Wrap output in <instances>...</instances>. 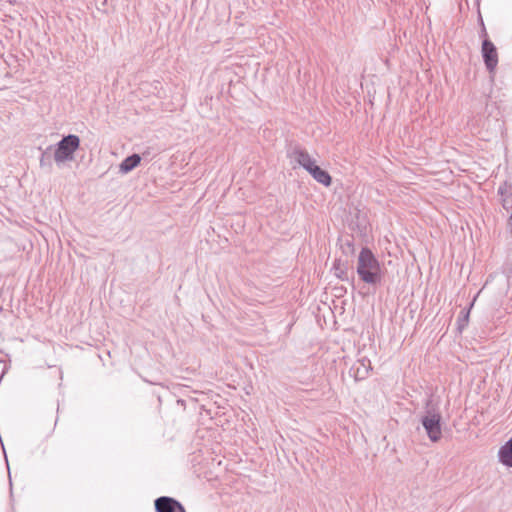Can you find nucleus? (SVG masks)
I'll use <instances>...</instances> for the list:
<instances>
[{
	"mask_svg": "<svg viewBox=\"0 0 512 512\" xmlns=\"http://www.w3.org/2000/svg\"><path fill=\"white\" fill-rule=\"evenodd\" d=\"M357 274L363 282L370 285H376L381 281L379 261L368 248H362L360 251L357 262Z\"/></svg>",
	"mask_w": 512,
	"mask_h": 512,
	"instance_id": "f257e3e1",
	"label": "nucleus"
},
{
	"mask_svg": "<svg viewBox=\"0 0 512 512\" xmlns=\"http://www.w3.org/2000/svg\"><path fill=\"white\" fill-rule=\"evenodd\" d=\"M289 157L303 167L318 183L324 186L331 185L332 179L329 173L321 169L306 150L295 147L289 153Z\"/></svg>",
	"mask_w": 512,
	"mask_h": 512,
	"instance_id": "f03ea898",
	"label": "nucleus"
},
{
	"mask_svg": "<svg viewBox=\"0 0 512 512\" xmlns=\"http://www.w3.org/2000/svg\"><path fill=\"white\" fill-rule=\"evenodd\" d=\"M421 423L432 442H438L442 437L441 414L438 409L432 405V401H427L425 414L421 418Z\"/></svg>",
	"mask_w": 512,
	"mask_h": 512,
	"instance_id": "7ed1b4c3",
	"label": "nucleus"
},
{
	"mask_svg": "<svg viewBox=\"0 0 512 512\" xmlns=\"http://www.w3.org/2000/svg\"><path fill=\"white\" fill-rule=\"evenodd\" d=\"M80 146V138L77 135L69 134L64 136L58 143L54 152L56 163H63L73 159L75 151Z\"/></svg>",
	"mask_w": 512,
	"mask_h": 512,
	"instance_id": "20e7f679",
	"label": "nucleus"
},
{
	"mask_svg": "<svg viewBox=\"0 0 512 512\" xmlns=\"http://www.w3.org/2000/svg\"><path fill=\"white\" fill-rule=\"evenodd\" d=\"M481 51L486 68L490 73H492L498 64V53L496 47L489 39H484Z\"/></svg>",
	"mask_w": 512,
	"mask_h": 512,
	"instance_id": "39448f33",
	"label": "nucleus"
},
{
	"mask_svg": "<svg viewBox=\"0 0 512 512\" xmlns=\"http://www.w3.org/2000/svg\"><path fill=\"white\" fill-rule=\"evenodd\" d=\"M156 512H186L184 506L176 499L169 496H161L155 499Z\"/></svg>",
	"mask_w": 512,
	"mask_h": 512,
	"instance_id": "423d86ee",
	"label": "nucleus"
},
{
	"mask_svg": "<svg viewBox=\"0 0 512 512\" xmlns=\"http://www.w3.org/2000/svg\"><path fill=\"white\" fill-rule=\"evenodd\" d=\"M498 458L503 465L512 467V437L499 449Z\"/></svg>",
	"mask_w": 512,
	"mask_h": 512,
	"instance_id": "0eeeda50",
	"label": "nucleus"
},
{
	"mask_svg": "<svg viewBox=\"0 0 512 512\" xmlns=\"http://www.w3.org/2000/svg\"><path fill=\"white\" fill-rule=\"evenodd\" d=\"M498 194L501 196V204L504 209H510V198H512V183L505 181L498 188Z\"/></svg>",
	"mask_w": 512,
	"mask_h": 512,
	"instance_id": "6e6552de",
	"label": "nucleus"
},
{
	"mask_svg": "<svg viewBox=\"0 0 512 512\" xmlns=\"http://www.w3.org/2000/svg\"><path fill=\"white\" fill-rule=\"evenodd\" d=\"M140 161L141 157L138 154H132L121 162L119 170L121 173L126 174L137 167L140 164Z\"/></svg>",
	"mask_w": 512,
	"mask_h": 512,
	"instance_id": "1a4fd4ad",
	"label": "nucleus"
},
{
	"mask_svg": "<svg viewBox=\"0 0 512 512\" xmlns=\"http://www.w3.org/2000/svg\"><path fill=\"white\" fill-rule=\"evenodd\" d=\"M370 369V361L363 358L358 361V366L356 367V377L357 378H365L368 375Z\"/></svg>",
	"mask_w": 512,
	"mask_h": 512,
	"instance_id": "9d476101",
	"label": "nucleus"
},
{
	"mask_svg": "<svg viewBox=\"0 0 512 512\" xmlns=\"http://www.w3.org/2000/svg\"><path fill=\"white\" fill-rule=\"evenodd\" d=\"M333 269H334L335 275L338 278H340L342 280L347 279V275H346V271H345L344 265L341 263L340 260H336L334 262Z\"/></svg>",
	"mask_w": 512,
	"mask_h": 512,
	"instance_id": "9b49d317",
	"label": "nucleus"
},
{
	"mask_svg": "<svg viewBox=\"0 0 512 512\" xmlns=\"http://www.w3.org/2000/svg\"><path fill=\"white\" fill-rule=\"evenodd\" d=\"M470 311L462 310L458 317V330L462 331L468 324Z\"/></svg>",
	"mask_w": 512,
	"mask_h": 512,
	"instance_id": "f8f14e48",
	"label": "nucleus"
},
{
	"mask_svg": "<svg viewBox=\"0 0 512 512\" xmlns=\"http://www.w3.org/2000/svg\"><path fill=\"white\" fill-rule=\"evenodd\" d=\"M40 163L43 166V164H44V156L41 158Z\"/></svg>",
	"mask_w": 512,
	"mask_h": 512,
	"instance_id": "ddd939ff",
	"label": "nucleus"
},
{
	"mask_svg": "<svg viewBox=\"0 0 512 512\" xmlns=\"http://www.w3.org/2000/svg\"><path fill=\"white\" fill-rule=\"evenodd\" d=\"M347 246L352 249V244L350 242H347Z\"/></svg>",
	"mask_w": 512,
	"mask_h": 512,
	"instance_id": "4468645a",
	"label": "nucleus"
},
{
	"mask_svg": "<svg viewBox=\"0 0 512 512\" xmlns=\"http://www.w3.org/2000/svg\"><path fill=\"white\" fill-rule=\"evenodd\" d=\"M482 33H483V35H486V29L485 28H483Z\"/></svg>",
	"mask_w": 512,
	"mask_h": 512,
	"instance_id": "2eb2a0df",
	"label": "nucleus"
}]
</instances>
